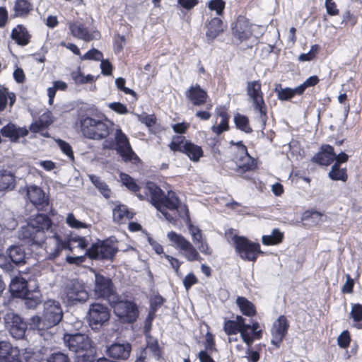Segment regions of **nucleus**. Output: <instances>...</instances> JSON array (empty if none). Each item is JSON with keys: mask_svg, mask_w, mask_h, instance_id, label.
Segmentation results:
<instances>
[{"mask_svg": "<svg viewBox=\"0 0 362 362\" xmlns=\"http://www.w3.org/2000/svg\"><path fill=\"white\" fill-rule=\"evenodd\" d=\"M52 221L45 214H38L26 226L21 227L19 238L30 245H42L45 243V252L49 259H54L62 250L71 251L70 242H76L78 247L85 249L87 241L85 238H72L71 240L62 239V237L52 229Z\"/></svg>", "mask_w": 362, "mask_h": 362, "instance_id": "nucleus-1", "label": "nucleus"}, {"mask_svg": "<svg viewBox=\"0 0 362 362\" xmlns=\"http://www.w3.org/2000/svg\"><path fill=\"white\" fill-rule=\"evenodd\" d=\"M42 316H33L30 318V326L33 329L44 330L58 325L63 318V310L59 302L48 300L43 304Z\"/></svg>", "mask_w": 362, "mask_h": 362, "instance_id": "nucleus-2", "label": "nucleus"}, {"mask_svg": "<svg viewBox=\"0 0 362 362\" xmlns=\"http://www.w3.org/2000/svg\"><path fill=\"white\" fill-rule=\"evenodd\" d=\"M112 124L107 121L85 117L81 119V129L83 135L90 139L102 140L110 133Z\"/></svg>", "mask_w": 362, "mask_h": 362, "instance_id": "nucleus-3", "label": "nucleus"}, {"mask_svg": "<svg viewBox=\"0 0 362 362\" xmlns=\"http://www.w3.org/2000/svg\"><path fill=\"white\" fill-rule=\"evenodd\" d=\"M93 293L96 298L105 299L109 303L118 300L112 279L98 272H95Z\"/></svg>", "mask_w": 362, "mask_h": 362, "instance_id": "nucleus-4", "label": "nucleus"}, {"mask_svg": "<svg viewBox=\"0 0 362 362\" xmlns=\"http://www.w3.org/2000/svg\"><path fill=\"white\" fill-rule=\"evenodd\" d=\"M246 89L247 94L251 100L255 110L259 112V118L262 122V129H264L267 120V115L261 89V83L259 81H248Z\"/></svg>", "mask_w": 362, "mask_h": 362, "instance_id": "nucleus-5", "label": "nucleus"}, {"mask_svg": "<svg viewBox=\"0 0 362 362\" xmlns=\"http://www.w3.org/2000/svg\"><path fill=\"white\" fill-rule=\"evenodd\" d=\"M117 252V245L110 240H105L92 244L86 255L91 259L112 260Z\"/></svg>", "mask_w": 362, "mask_h": 362, "instance_id": "nucleus-6", "label": "nucleus"}, {"mask_svg": "<svg viewBox=\"0 0 362 362\" xmlns=\"http://www.w3.org/2000/svg\"><path fill=\"white\" fill-rule=\"evenodd\" d=\"M230 145H234L238 147V153L235 157V161L231 162L235 164V167H232L235 172L238 175H242L247 171L252 170L255 168V160L251 157L247 150L246 146L243 144V141H240L235 142L230 141Z\"/></svg>", "mask_w": 362, "mask_h": 362, "instance_id": "nucleus-7", "label": "nucleus"}, {"mask_svg": "<svg viewBox=\"0 0 362 362\" xmlns=\"http://www.w3.org/2000/svg\"><path fill=\"white\" fill-rule=\"evenodd\" d=\"M110 304L113 308L115 314L122 322L133 323L138 318V307L134 302L119 300L118 296V300L110 302Z\"/></svg>", "mask_w": 362, "mask_h": 362, "instance_id": "nucleus-8", "label": "nucleus"}, {"mask_svg": "<svg viewBox=\"0 0 362 362\" xmlns=\"http://www.w3.org/2000/svg\"><path fill=\"white\" fill-rule=\"evenodd\" d=\"M167 237L173 243V245L176 249L181 251L187 261L193 262L202 260V257L197 249L184 236L174 231H170L168 233Z\"/></svg>", "mask_w": 362, "mask_h": 362, "instance_id": "nucleus-9", "label": "nucleus"}, {"mask_svg": "<svg viewBox=\"0 0 362 362\" xmlns=\"http://www.w3.org/2000/svg\"><path fill=\"white\" fill-rule=\"evenodd\" d=\"M110 317V309L101 303H92L88 312V321L93 329H99Z\"/></svg>", "mask_w": 362, "mask_h": 362, "instance_id": "nucleus-10", "label": "nucleus"}, {"mask_svg": "<svg viewBox=\"0 0 362 362\" xmlns=\"http://www.w3.org/2000/svg\"><path fill=\"white\" fill-rule=\"evenodd\" d=\"M236 252L243 259L255 261L257 254L262 253L259 243H252L244 237H234Z\"/></svg>", "mask_w": 362, "mask_h": 362, "instance_id": "nucleus-11", "label": "nucleus"}, {"mask_svg": "<svg viewBox=\"0 0 362 362\" xmlns=\"http://www.w3.org/2000/svg\"><path fill=\"white\" fill-rule=\"evenodd\" d=\"M64 341L69 349L76 353H85L95 349L93 341L85 334H66Z\"/></svg>", "mask_w": 362, "mask_h": 362, "instance_id": "nucleus-12", "label": "nucleus"}, {"mask_svg": "<svg viewBox=\"0 0 362 362\" xmlns=\"http://www.w3.org/2000/svg\"><path fill=\"white\" fill-rule=\"evenodd\" d=\"M3 318L6 327L14 338L21 339L24 337L27 324L18 314L13 310H8Z\"/></svg>", "mask_w": 362, "mask_h": 362, "instance_id": "nucleus-13", "label": "nucleus"}, {"mask_svg": "<svg viewBox=\"0 0 362 362\" xmlns=\"http://www.w3.org/2000/svg\"><path fill=\"white\" fill-rule=\"evenodd\" d=\"M64 291L68 301L72 304L84 303L89 297L83 283L78 279L71 280L66 284Z\"/></svg>", "mask_w": 362, "mask_h": 362, "instance_id": "nucleus-14", "label": "nucleus"}, {"mask_svg": "<svg viewBox=\"0 0 362 362\" xmlns=\"http://www.w3.org/2000/svg\"><path fill=\"white\" fill-rule=\"evenodd\" d=\"M115 140L117 146V152L125 162L138 158L131 148L128 138L120 129L116 130Z\"/></svg>", "mask_w": 362, "mask_h": 362, "instance_id": "nucleus-15", "label": "nucleus"}, {"mask_svg": "<svg viewBox=\"0 0 362 362\" xmlns=\"http://www.w3.org/2000/svg\"><path fill=\"white\" fill-rule=\"evenodd\" d=\"M146 194H149L151 198V203L162 213L165 218L169 221H174V218L164 209H161L160 202L163 198L164 192L158 187L155 183L149 182L146 185Z\"/></svg>", "mask_w": 362, "mask_h": 362, "instance_id": "nucleus-16", "label": "nucleus"}, {"mask_svg": "<svg viewBox=\"0 0 362 362\" xmlns=\"http://www.w3.org/2000/svg\"><path fill=\"white\" fill-rule=\"evenodd\" d=\"M27 196L30 202L38 210L47 211L49 206V199L43 190L36 186L30 185L27 187Z\"/></svg>", "mask_w": 362, "mask_h": 362, "instance_id": "nucleus-17", "label": "nucleus"}, {"mask_svg": "<svg viewBox=\"0 0 362 362\" xmlns=\"http://www.w3.org/2000/svg\"><path fill=\"white\" fill-rule=\"evenodd\" d=\"M161 209H164L167 211L169 210H177L180 216L183 217V214L189 219L188 209L185 205L181 206V202L177 197L175 192L173 191H168L167 195H163V198L160 202Z\"/></svg>", "mask_w": 362, "mask_h": 362, "instance_id": "nucleus-18", "label": "nucleus"}, {"mask_svg": "<svg viewBox=\"0 0 362 362\" xmlns=\"http://www.w3.org/2000/svg\"><path fill=\"white\" fill-rule=\"evenodd\" d=\"M289 327L288 322L284 315H281L274 322L272 328V344L276 348L280 346L281 341L286 335Z\"/></svg>", "mask_w": 362, "mask_h": 362, "instance_id": "nucleus-19", "label": "nucleus"}, {"mask_svg": "<svg viewBox=\"0 0 362 362\" xmlns=\"http://www.w3.org/2000/svg\"><path fill=\"white\" fill-rule=\"evenodd\" d=\"M187 100L194 106L200 107L206 104L209 95L207 92L196 83L192 85L185 93Z\"/></svg>", "mask_w": 362, "mask_h": 362, "instance_id": "nucleus-20", "label": "nucleus"}, {"mask_svg": "<svg viewBox=\"0 0 362 362\" xmlns=\"http://www.w3.org/2000/svg\"><path fill=\"white\" fill-rule=\"evenodd\" d=\"M69 28L73 36L86 42H90L100 37L98 32L90 33L85 25L80 22H71L69 23Z\"/></svg>", "mask_w": 362, "mask_h": 362, "instance_id": "nucleus-21", "label": "nucleus"}, {"mask_svg": "<svg viewBox=\"0 0 362 362\" xmlns=\"http://www.w3.org/2000/svg\"><path fill=\"white\" fill-rule=\"evenodd\" d=\"M335 156L334 148L329 144H323L320 151L313 157L312 161L320 165L327 166L334 160Z\"/></svg>", "mask_w": 362, "mask_h": 362, "instance_id": "nucleus-22", "label": "nucleus"}, {"mask_svg": "<svg viewBox=\"0 0 362 362\" xmlns=\"http://www.w3.org/2000/svg\"><path fill=\"white\" fill-rule=\"evenodd\" d=\"M132 351V345L128 342L115 343L107 349L108 355L115 359H127Z\"/></svg>", "mask_w": 362, "mask_h": 362, "instance_id": "nucleus-23", "label": "nucleus"}, {"mask_svg": "<svg viewBox=\"0 0 362 362\" xmlns=\"http://www.w3.org/2000/svg\"><path fill=\"white\" fill-rule=\"evenodd\" d=\"M0 133L4 137L9 138L12 142H17L20 137L28 134V129L26 127H17L13 123H8L0 130Z\"/></svg>", "mask_w": 362, "mask_h": 362, "instance_id": "nucleus-24", "label": "nucleus"}, {"mask_svg": "<svg viewBox=\"0 0 362 362\" xmlns=\"http://www.w3.org/2000/svg\"><path fill=\"white\" fill-rule=\"evenodd\" d=\"M21 298L24 301L25 308L28 309H35L42 303V294L35 282H33V287L28 289Z\"/></svg>", "mask_w": 362, "mask_h": 362, "instance_id": "nucleus-25", "label": "nucleus"}, {"mask_svg": "<svg viewBox=\"0 0 362 362\" xmlns=\"http://www.w3.org/2000/svg\"><path fill=\"white\" fill-rule=\"evenodd\" d=\"M33 282L34 281L28 282L25 279L21 276H15L11 279L10 290L13 295L21 298L23 296L25 295L28 289L33 287Z\"/></svg>", "mask_w": 362, "mask_h": 362, "instance_id": "nucleus-26", "label": "nucleus"}, {"mask_svg": "<svg viewBox=\"0 0 362 362\" xmlns=\"http://www.w3.org/2000/svg\"><path fill=\"white\" fill-rule=\"evenodd\" d=\"M11 37L18 45L25 46L30 42L31 35L24 25L19 24L12 30Z\"/></svg>", "mask_w": 362, "mask_h": 362, "instance_id": "nucleus-27", "label": "nucleus"}, {"mask_svg": "<svg viewBox=\"0 0 362 362\" xmlns=\"http://www.w3.org/2000/svg\"><path fill=\"white\" fill-rule=\"evenodd\" d=\"M223 31V22L219 18H214L207 25L206 37L208 43H210Z\"/></svg>", "mask_w": 362, "mask_h": 362, "instance_id": "nucleus-28", "label": "nucleus"}, {"mask_svg": "<svg viewBox=\"0 0 362 362\" xmlns=\"http://www.w3.org/2000/svg\"><path fill=\"white\" fill-rule=\"evenodd\" d=\"M6 254L11 261L15 264H21L25 262V252L22 246L11 245L7 249Z\"/></svg>", "mask_w": 362, "mask_h": 362, "instance_id": "nucleus-29", "label": "nucleus"}, {"mask_svg": "<svg viewBox=\"0 0 362 362\" xmlns=\"http://www.w3.org/2000/svg\"><path fill=\"white\" fill-rule=\"evenodd\" d=\"M185 153L192 161L197 162L203 156V151L201 146L191 141H185V146L181 151Z\"/></svg>", "mask_w": 362, "mask_h": 362, "instance_id": "nucleus-30", "label": "nucleus"}, {"mask_svg": "<svg viewBox=\"0 0 362 362\" xmlns=\"http://www.w3.org/2000/svg\"><path fill=\"white\" fill-rule=\"evenodd\" d=\"M33 9V4L28 0H16L13 18L26 17Z\"/></svg>", "mask_w": 362, "mask_h": 362, "instance_id": "nucleus-31", "label": "nucleus"}, {"mask_svg": "<svg viewBox=\"0 0 362 362\" xmlns=\"http://www.w3.org/2000/svg\"><path fill=\"white\" fill-rule=\"evenodd\" d=\"M112 216L114 221L122 223L126 219H132L133 213L129 211L127 206L119 205L113 209Z\"/></svg>", "mask_w": 362, "mask_h": 362, "instance_id": "nucleus-32", "label": "nucleus"}, {"mask_svg": "<svg viewBox=\"0 0 362 362\" xmlns=\"http://www.w3.org/2000/svg\"><path fill=\"white\" fill-rule=\"evenodd\" d=\"M236 303L244 315L252 317L256 314L254 304L246 298L241 296L238 297Z\"/></svg>", "mask_w": 362, "mask_h": 362, "instance_id": "nucleus-33", "label": "nucleus"}, {"mask_svg": "<svg viewBox=\"0 0 362 362\" xmlns=\"http://www.w3.org/2000/svg\"><path fill=\"white\" fill-rule=\"evenodd\" d=\"M15 185L14 175L6 170L1 172L0 174V190L13 189Z\"/></svg>", "mask_w": 362, "mask_h": 362, "instance_id": "nucleus-34", "label": "nucleus"}, {"mask_svg": "<svg viewBox=\"0 0 362 362\" xmlns=\"http://www.w3.org/2000/svg\"><path fill=\"white\" fill-rule=\"evenodd\" d=\"M146 349L151 352L152 356L159 360L161 357V350L158 340L155 337L146 333Z\"/></svg>", "mask_w": 362, "mask_h": 362, "instance_id": "nucleus-35", "label": "nucleus"}, {"mask_svg": "<svg viewBox=\"0 0 362 362\" xmlns=\"http://www.w3.org/2000/svg\"><path fill=\"white\" fill-rule=\"evenodd\" d=\"M70 76L77 85L92 83L95 80V77L93 75L88 74L87 76H84L81 71L80 67H78L77 70L71 71Z\"/></svg>", "mask_w": 362, "mask_h": 362, "instance_id": "nucleus-36", "label": "nucleus"}, {"mask_svg": "<svg viewBox=\"0 0 362 362\" xmlns=\"http://www.w3.org/2000/svg\"><path fill=\"white\" fill-rule=\"evenodd\" d=\"M89 178L95 187L106 199L110 197L111 191L107 185L104 181H103L99 177L95 175H90Z\"/></svg>", "mask_w": 362, "mask_h": 362, "instance_id": "nucleus-37", "label": "nucleus"}, {"mask_svg": "<svg viewBox=\"0 0 362 362\" xmlns=\"http://www.w3.org/2000/svg\"><path fill=\"white\" fill-rule=\"evenodd\" d=\"M275 92L277 93L278 98L280 100H289L295 95H298L297 90L295 88H282L281 84L276 85Z\"/></svg>", "mask_w": 362, "mask_h": 362, "instance_id": "nucleus-38", "label": "nucleus"}, {"mask_svg": "<svg viewBox=\"0 0 362 362\" xmlns=\"http://www.w3.org/2000/svg\"><path fill=\"white\" fill-rule=\"evenodd\" d=\"M329 177L332 180H341L346 182L348 176L346 168H341L340 166L333 165L329 172Z\"/></svg>", "mask_w": 362, "mask_h": 362, "instance_id": "nucleus-39", "label": "nucleus"}, {"mask_svg": "<svg viewBox=\"0 0 362 362\" xmlns=\"http://www.w3.org/2000/svg\"><path fill=\"white\" fill-rule=\"evenodd\" d=\"M284 238V234L279 229H274L272 235H263L262 243L266 245L280 243Z\"/></svg>", "mask_w": 362, "mask_h": 362, "instance_id": "nucleus-40", "label": "nucleus"}, {"mask_svg": "<svg viewBox=\"0 0 362 362\" xmlns=\"http://www.w3.org/2000/svg\"><path fill=\"white\" fill-rule=\"evenodd\" d=\"M9 100V106L12 107L16 102V95L13 93H9L7 90H0V112L5 110Z\"/></svg>", "mask_w": 362, "mask_h": 362, "instance_id": "nucleus-41", "label": "nucleus"}, {"mask_svg": "<svg viewBox=\"0 0 362 362\" xmlns=\"http://www.w3.org/2000/svg\"><path fill=\"white\" fill-rule=\"evenodd\" d=\"M243 24V22L238 20L235 26L233 28V34L234 37L240 41L245 40L249 37V32L247 30L246 26Z\"/></svg>", "mask_w": 362, "mask_h": 362, "instance_id": "nucleus-42", "label": "nucleus"}, {"mask_svg": "<svg viewBox=\"0 0 362 362\" xmlns=\"http://www.w3.org/2000/svg\"><path fill=\"white\" fill-rule=\"evenodd\" d=\"M1 225L7 230H14L18 226V221L16 220L12 212L5 211L1 218Z\"/></svg>", "mask_w": 362, "mask_h": 362, "instance_id": "nucleus-43", "label": "nucleus"}, {"mask_svg": "<svg viewBox=\"0 0 362 362\" xmlns=\"http://www.w3.org/2000/svg\"><path fill=\"white\" fill-rule=\"evenodd\" d=\"M234 122L238 129L243 131L246 133H251L252 132V128L249 126L248 118L240 114H237L234 117Z\"/></svg>", "mask_w": 362, "mask_h": 362, "instance_id": "nucleus-44", "label": "nucleus"}, {"mask_svg": "<svg viewBox=\"0 0 362 362\" xmlns=\"http://www.w3.org/2000/svg\"><path fill=\"white\" fill-rule=\"evenodd\" d=\"M249 329H251V325L245 324L244 321L240 326L239 332L243 341L250 347L254 341V337L250 335Z\"/></svg>", "mask_w": 362, "mask_h": 362, "instance_id": "nucleus-45", "label": "nucleus"}, {"mask_svg": "<svg viewBox=\"0 0 362 362\" xmlns=\"http://www.w3.org/2000/svg\"><path fill=\"white\" fill-rule=\"evenodd\" d=\"M13 349L11 343L1 341H0V362H4L8 356L13 354Z\"/></svg>", "mask_w": 362, "mask_h": 362, "instance_id": "nucleus-46", "label": "nucleus"}, {"mask_svg": "<svg viewBox=\"0 0 362 362\" xmlns=\"http://www.w3.org/2000/svg\"><path fill=\"white\" fill-rule=\"evenodd\" d=\"M319 82V78L317 76H312L307 78L302 84L296 88L298 95L303 93L305 90L310 86H315Z\"/></svg>", "mask_w": 362, "mask_h": 362, "instance_id": "nucleus-47", "label": "nucleus"}, {"mask_svg": "<svg viewBox=\"0 0 362 362\" xmlns=\"http://www.w3.org/2000/svg\"><path fill=\"white\" fill-rule=\"evenodd\" d=\"M120 177L122 183L131 191L136 192L139 191V187L136 183L135 180L129 175L121 173Z\"/></svg>", "mask_w": 362, "mask_h": 362, "instance_id": "nucleus-48", "label": "nucleus"}, {"mask_svg": "<svg viewBox=\"0 0 362 362\" xmlns=\"http://www.w3.org/2000/svg\"><path fill=\"white\" fill-rule=\"evenodd\" d=\"M45 117V115H43L38 122L32 123L29 127V129L33 133H38L40 131L45 129L52 122L51 121L49 122L47 120L45 122L43 119Z\"/></svg>", "mask_w": 362, "mask_h": 362, "instance_id": "nucleus-49", "label": "nucleus"}, {"mask_svg": "<svg viewBox=\"0 0 362 362\" xmlns=\"http://www.w3.org/2000/svg\"><path fill=\"white\" fill-rule=\"evenodd\" d=\"M323 215L316 211H307L303 214V219L306 220H312V223L313 224H319L322 221V218Z\"/></svg>", "mask_w": 362, "mask_h": 362, "instance_id": "nucleus-50", "label": "nucleus"}, {"mask_svg": "<svg viewBox=\"0 0 362 362\" xmlns=\"http://www.w3.org/2000/svg\"><path fill=\"white\" fill-rule=\"evenodd\" d=\"M56 142L57 143L58 146L59 147L61 151L64 154H66L71 160L74 161V152H73L72 148L70 146V144L69 143H67L66 141H63L62 139H57L56 141Z\"/></svg>", "mask_w": 362, "mask_h": 362, "instance_id": "nucleus-51", "label": "nucleus"}, {"mask_svg": "<svg viewBox=\"0 0 362 362\" xmlns=\"http://www.w3.org/2000/svg\"><path fill=\"white\" fill-rule=\"evenodd\" d=\"M185 137L182 136H176L173 138L169 146L173 151L181 152L183 146H185Z\"/></svg>", "mask_w": 362, "mask_h": 362, "instance_id": "nucleus-52", "label": "nucleus"}, {"mask_svg": "<svg viewBox=\"0 0 362 362\" xmlns=\"http://www.w3.org/2000/svg\"><path fill=\"white\" fill-rule=\"evenodd\" d=\"M223 329L228 335H233L239 332L240 327L235 320H226L224 323Z\"/></svg>", "mask_w": 362, "mask_h": 362, "instance_id": "nucleus-53", "label": "nucleus"}, {"mask_svg": "<svg viewBox=\"0 0 362 362\" xmlns=\"http://www.w3.org/2000/svg\"><path fill=\"white\" fill-rule=\"evenodd\" d=\"M103 58V53L97 49L93 48L81 57V60H95L100 61Z\"/></svg>", "mask_w": 362, "mask_h": 362, "instance_id": "nucleus-54", "label": "nucleus"}, {"mask_svg": "<svg viewBox=\"0 0 362 362\" xmlns=\"http://www.w3.org/2000/svg\"><path fill=\"white\" fill-rule=\"evenodd\" d=\"M208 7L211 11H216L217 15H221L225 8V2L223 0H211L208 3Z\"/></svg>", "mask_w": 362, "mask_h": 362, "instance_id": "nucleus-55", "label": "nucleus"}, {"mask_svg": "<svg viewBox=\"0 0 362 362\" xmlns=\"http://www.w3.org/2000/svg\"><path fill=\"white\" fill-rule=\"evenodd\" d=\"M47 362H69L68 356L62 352L52 353L47 358Z\"/></svg>", "mask_w": 362, "mask_h": 362, "instance_id": "nucleus-56", "label": "nucleus"}, {"mask_svg": "<svg viewBox=\"0 0 362 362\" xmlns=\"http://www.w3.org/2000/svg\"><path fill=\"white\" fill-rule=\"evenodd\" d=\"M95 349L86 351L82 354H78L76 357V362H94Z\"/></svg>", "mask_w": 362, "mask_h": 362, "instance_id": "nucleus-57", "label": "nucleus"}, {"mask_svg": "<svg viewBox=\"0 0 362 362\" xmlns=\"http://www.w3.org/2000/svg\"><path fill=\"white\" fill-rule=\"evenodd\" d=\"M125 82H126V81L124 78L119 77V78H116L115 84H116L117 88L119 90L124 92L126 94H130L134 96H136V93L133 90L125 87Z\"/></svg>", "mask_w": 362, "mask_h": 362, "instance_id": "nucleus-58", "label": "nucleus"}, {"mask_svg": "<svg viewBox=\"0 0 362 362\" xmlns=\"http://www.w3.org/2000/svg\"><path fill=\"white\" fill-rule=\"evenodd\" d=\"M350 314L355 322H361L362 320V305L361 304L353 305Z\"/></svg>", "mask_w": 362, "mask_h": 362, "instance_id": "nucleus-59", "label": "nucleus"}, {"mask_svg": "<svg viewBox=\"0 0 362 362\" xmlns=\"http://www.w3.org/2000/svg\"><path fill=\"white\" fill-rule=\"evenodd\" d=\"M350 341L351 339L348 331L342 332L337 339L338 345L344 349L349 346Z\"/></svg>", "mask_w": 362, "mask_h": 362, "instance_id": "nucleus-60", "label": "nucleus"}, {"mask_svg": "<svg viewBox=\"0 0 362 362\" xmlns=\"http://www.w3.org/2000/svg\"><path fill=\"white\" fill-rule=\"evenodd\" d=\"M0 268L6 273H10L13 271L14 267L7 260L5 255H0Z\"/></svg>", "mask_w": 362, "mask_h": 362, "instance_id": "nucleus-61", "label": "nucleus"}, {"mask_svg": "<svg viewBox=\"0 0 362 362\" xmlns=\"http://www.w3.org/2000/svg\"><path fill=\"white\" fill-rule=\"evenodd\" d=\"M197 282L198 280L193 273L188 274L183 279V285L187 291Z\"/></svg>", "mask_w": 362, "mask_h": 362, "instance_id": "nucleus-62", "label": "nucleus"}, {"mask_svg": "<svg viewBox=\"0 0 362 362\" xmlns=\"http://www.w3.org/2000/svg\"><path fill=\"white\" fill-rule=\"evenodd\" d=\"M325 7L329 15L336 16L339 14V9L333 0H325Z\"/></svg>", "mask_w": 362, "mask_h": 362, "instance_id": "nucleus-63", "label": "nucleus"}, {"mask_svg": "<svg viewBox=\"0 0 362 362\" xmlns=\"http://www.w3.org/2000/svg\"><path fill=\"white\" fill-rule=\"evenodd\" d=\"M100 61L101 62V73L105 76L110 75L112 70V66L110 62L108 60L103 59V58H102V60Z\"/></svg>", "mask_w": 362, "mask_h": 362, "instance_id": "nucleus-64", "label": "nucleus"}]
</instances>
